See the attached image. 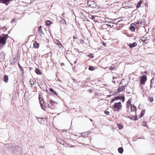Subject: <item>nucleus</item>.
Instances as JSON below:
<instances>
[{"instance_id":"f3484780","label":"nucleus","mask_w":155,"mask_h":155,"mask_svg":"<svg viewBox=\"0 0 155 155\" xmlns=\"http://www.w3.org/2000/svg\"><path fill=\"white\" fill-rule=\"evenodd\" d=\"M130 108L131 110L133 111H135L136 110V107L134 105L131 106Z\"/></svg>"},{"instance_id":"603ef678","label":"nucleus","mask_w":155,"mask_h":155,"mask_svg":"<svg viewBox=\"0 0 155 155\" xmlns=\"http://www.w3.org/2000/svg\"><path fill=\"white\" fill-rule=\"evenodd\" d=\"M116 100L115 99V98H113V99H112L111 101V102L112 103V102H113L114 101H115Z\"/></svg>"},{"instance_id":"72a5a7b5","label":"nucleus","mask_w":155,"mask_h":155,"mask_svg":"<svg viewBox=\"0 0 155 155\" xmlns=\"http://www.w3.org/2000/svg\"><path fill=\"white\" fill-rule=\"evenodd\" d=\"M89 18L92 20L94 19L95 18L94 16L91 15H89Z\"/></svg>"},{"instance_id":"c9c22d12","label":"nucleus","mask_w":155,"mask_h":155,"mask_svg":"<svg viewBox=\"0 0 155 155\" xmlns=\"http://www.w3.org/2000/svg\"><path fill=\"white\" fill-rule=\"evenodd\" d=\"M131 99H129L128 100V101H127V104H129V105H130V104H131Z\"/></svg>"},{"instance_id":"6e6d98bb","label":"nucleus","mask_w":155,"mask_h":155,"mask_svg":"<svg viewBox=\"0 0 155 155\" xmlns=\"http://www.w3.org/2000/svg\"><path fill=\"white\" fill-rule=\"evenodd\" d=\"M88 91H89L90 93H91L93 91L92 89H90L89 90H88Z\"/></svg>"},{"instance_id":"2f4dec72","label":"nucleus","mask_w":155,"mask_h":155,"mask_svg":"<svg viewBox=\"0 0 155 155\" xmlns=\"http://www.w3.org/2000/svg\"><path fill=\"white\" fill-rule=\"evenodd\" d=\"M153 80V79H152L150 81V87L151 88H152L153 87V83L152 81Z\"/></svg>"},{"instance_id":"c85d7f7f","label":"nucleus","mask_w":155,"mask_h":155,"mask_svg":"<svg viewBox=\"0 0 155 155\" xmlns=\"http://www.w3.org/2000/svg\"><path fill=\"white\" fill-rule=\"evenodd\" d=\"M137 116H132L131 117V119L133 120H138L137 118Z\"/></svg>"},{"instance_id":"a19ab883","label":"nucleus","mask_w":155,"mask_h":155,"mask_svg":"<svg viewBox=\"0 0 155 155\" xmlns=\"http://www.w3.org/2000/svg\"><path fill=\"white\" fill-rule=\"evenodd\" d=\"M56 140L58 142L60 143V142L62 140L60 139L59 138H57Z\"/></svg>"},{"instance_id":"ea45409f","label":"nucleus","mask_w":155,"mask_h":155,"mask_svg":"<svg viewBox=\"0 0 155 155\" xmlns=\"http://www.w3.org/2000/svg\"><path fill=\"white\" fill-rule=\"evenodd\" d=\"M143 125L144 126L147 127V122H146L143 121Z\"/></svg>"},{"instance_id":"20e7f679","label":"nucleus","mask_w":155,"mask_h":155,"mask_svg":"<svg viewBox=\"0 0 155 155\" xmlns=\"http://www.w3.org/2000/svg\"><path fill=\"white\" fill-rule=\"evenodd\" d=\"M147 80V77L145 75H143L142 76L140 77V83L141 84H145V81Z\"/></svg>"},{"instance_id":"c756f323","label":"nucleus","mask_w":155,"mask_h":155,"mask_svg":"<svg viewBox=\"0 0 155 155\" xmlns=\"http://www.w3.org/2000/svg\"><path fill=\"white\" fill-rule=\"evenodd\" d=\"M147 100L150 102H151L153 101V98L152 97H148Z\"/></svg>"},{"instance_id":"f257e3e1","label":"nucleus","mask_w":155,"mask_h":155,"mask_svg":"<svg viewBox=\"0 0 155 155\" xmlns=\"http://www.w3.org/2000/svg\"><path fill=\"white\" fill-rule=\"evenodd\" d=\"M8 37V34H4L0 36V45H2V47H3L6 43L7 39Z\"/></svg>"},{"instance_id":"680f3d73","label":"nucleus","mask_w":155,"mask_h":155,"mask_svg":"<svg viewBox=\"0 0 155 155\" xmlns=\"http://www.w3.org/2000/svg\"><path fill=\"white\" fill-rule=\"evenodd\" d=\"M89 132H88V131H87V132H86V133H85V134H87V135H88V134H89Z\"/></svg>"},{"instance_id":"39448f33","label":"nucleus","mask_w":155,"mask_h":155,"mask_svg":"<svg viewBox=\"0 0 155 155\" xmlns=\"http://www.w3.org/2000/svg\"><path fill=\"white\" fill-rule=\"evenodd\" d=\"M37 120L41 124H44L47 123V119L46 118H38Z\"/></svg>"},{"instance_id":"de8ad7c7","label":"nucleus","mask_w":155,"mask_h":155,"mask_svg":"<svg viewBox=\"0 0 155 155\" xmlns=\"http://www.w3.org/2000/svg\"><path fill=\"white\" fill-rule=\"evenodd\" d=\"M114 98L116 100H118V99H120V97H119V96H117V97H115Z\"/></svg>"},{"instance_id":"2eb2a0df","label":"nucleus","mask_w":155,"mask_h":155,"mask_svg":"<svg viewBox=\"0 0 155 155\" xmlns=\"http://www.w3.org/2000/svg\"><path fill=\"white\" fill-rule=\"evenodd\" d=\"M35 72L38 75H41V72L40 71L39 69L38 68H36L35 70Z\"/></svg>"},{"instance_id":"a211bd4d","label":"nucleus","mask_w":155,"mask_h":155,"mask_svg":"<svg viewBox=\"0 0 155 155\" xmlns=\"http://www.w3.org/2000/svg\"><path fill=\"white\" fill-rule=\"evenodd\" d=\"M0 3L5 4L6 5H8L7 0H0Z\"/></svg>"},{"instance_id":"1a4fd4ad","label":"nucleus","mask_w":155,"mask_h":155,"mask_svg":"<svg viewBox=\"0 0 155 155\" xmlns=\"http://www.w3.org/2000/svg\"><path fill=\"white\" fill-rule=\"evenodd\" d=\"M133 90L129 86L127 87L126 91V92L127 94H129L131 92H132V93L133 94Z\"/></svg>"},{"instance_id":"4d7b16f0","label":"nucleus","mask_w":155,"mask_h":155,"mask_svg":"<svg viewBox=\"0 0 155 155\" xmlns=\"http://www.w3.org/2000/svg\"><path fill=\"white\" fill-rule=\"evenodd\" d=\"M39 148H44V146H39Z\"/></svg>"},{"instance_id":"a878e982","label":"nucleus","mask_w":155,"mask_h":155,"mask_svg":"<svg viewBox=\"0 0 155 155\" xmlns=\"http://www.w3.org/2000/svg\"><path fill=\"white\" fill-rule=\"evenodd\" d=\"M29 83L31 84V87H32V85L34 84V81L32 79H30L29 81Z\"/></svg>"},{"instance_id":"dca6fc26","label":"nucleus","mask_w":155,"mask_h":155,"mask_svg":"<svg viewBox=\"0 0 155 155\" xmlns=\"http://www.w3.org/2000/svg\"><path fill=\"white\" fill-rule=\"evenodd\" d=\"M142 2V1L141 0H140L138 2L136 7L137 8H138L141 7V5Z\"/></svg>"},{"instance_id":"8fccbe9b","label":"nucleus","mask_w":155,"mask_h":155,"mask_svg":"<svg viewBox=\"0 0 155 155\" xmlns=\"http://www.w3.org/2000/svg\"><path fill=\"white\" fill-rule=\"evenodd\" d=\"M122 100L123 102H124L125 100V97L124 96L122 97Z\"/></svg>"},{"instance_id":"e433bc0d","label":"nucleus","mask_w":155,"mask_h":155,"mask_svg":"<svg viewBox=\"0 0 155 155\" xmlns=\"http://www.w3.org/2000/svg\"><path fill=\"white\" fill-rule=\"evenodd\" d=\"M57 41V43H56V44L58 45H60L62 47V45L61 43V42H60L59 41Z\"/></svg>"},{"instance_id":"58836bf2","label":"nucleus","mask_w":155,"mask_h":155,"mask_svg":"<svg viewBox=\"0 0 155 155\" xmlns=\"http://www.w3.org/2000/svg\"><path fill=\"white\" fill-rule=\"evenodd\" d=\"M59 143L60 144H61L63 145L64 146H65L64 144V143H65V142L64 141H63V140H61V141H60V142Z\"/></svg>"},{"instance_id":"37998d69","label":"nucleus","mask_w":155,"mask_h":155,"mask_svg":"<svg viewBox=\"0 0 155 155\" xmlns=\"http://www.w3.org/2000/svg\"><path fill=\"white\" fill-rule=\"evenodd\" d=\"M88 56L90 57L91 58H93L94 57L93 54H89Z\"/></svg>"},{"instance_id":"3c124183","label":"nucleus","mask_w":155,"mask_h":155,"mask_svg":"<svg viewBox=\"0 0 155 155\" xmlns=\"http://www.w3.org/2000/svg\"><path fill=\"white\" fill-rule=\"evenodd\" d=\"M122 100L123 102H124L125 100V97L124 96L122 97Z\"/></svg>"},{"instance_id":"13d9d810","label":"nucleus","mask_w":155,"mask_h":155,"mask_svg":"<svg viewBox=\"0 0 155 155\" xmlns=\"http://www.w3.org/2000/svg\"><path fill=\"white\" fill-rule=\"evenodd\" d=\"M77 36H76L74 35V36H73V38H74V39H77Z\"/></svg>"},{"instance_id":"6e6552de","label":"nucleus","mask_w":155,"mask_h":155,"mask_svg":"<svg viewBox=\"0 0 155 155\" xmlns=\"http://www.w3.org/2000/svg\"><path fill=\"white\" fill-rule=\"evenodd\" d=\"M2 48L3 47H0V59L3 58L5 56L3 51L1 50Z\"/></svg>"},{"instance_id":"338daca9","label":"nucleus","mask_w":155,"mask_h":155,"mask_svg":"<svg viewBox=\"0 0 155 155\" xmlns=\"http://www.w3.org/2000/svg\"><path fill=\"white\" fill-rule=\"evenodd\" d=\"M139 21H137V22H136V24H139Z\"/></svg>"},{"instance_id":"aec40b11","label":"nucleus","mask_w":155,"mask_h":155,"mask_svg":"<svg viewBox=\"0 0 155 155\" xmlns=\"http://www.w3.org/2000/svg\"><path fill=\"white\" fill-rule=\"evenodd\" d=\"M129 29L131 31H135V27L133 25H130L129 27Z\"/></svg>"},{"instance_id":"09e8293b","label":"nucleus","mask_w":155,"mask_h":155,"mask_svg":"<svg viewBox=\"0 0 155 155\" xmlns=\"http://www.w3.org/2000/svg\"><path fill=\"white\" fill-rule=\"evenodd\" d=\"M8 147H9V148H12V144H8Z\"/></svg>"},{"instance_id":"0eeeda50","label":"nucleus","mask_w":155,"mask_h":155,"mask_svg":"<svg viewBox=\"0 0 155 155\" xmlns=\"http://www.w3.org/2000/svg\"><path fill=\"white\" fill-rule=\"evenodd\" d=\"M41 28V26H40L39 27L38 31V32L40 36L41 37H42L44 36V34Z\"/></svg>"},{"instance_id":"cd10ccee","label":"nucleus","mask_w":155,"mask_h":155,"mask_svg":"<svg viewBox=\"0 0 155 155\" xmlns=\"http://www.w3.org/2000/svg\"><path fill=\"white\" fill-rule=\"evenodd\" d=\"M117 126L118 128L120 130H121L123 128V126L120 124H117Z\"/></svg>"},{"instance_id":"864d4df0","label":"nucleus","mask_w":155,"mask_h":155,"mask_svg":"<svg viewBox=\"0 0 155 155\" xmlns=\"http://www.w3.org/2000/svg\"><path fill=\"white\" fill-rule=\"evenodd\" d=\"M120 18H117V19H114V21H117V20H120Z\"/></svg>"},{"instance_id":"bf43d9fd","label":"nucleus","mask_w":155,"mask_h":155,"mask_svg":"<svg viewBox=\"0 0 155 155\" xmlns=\"http://www.w3.org/2000/svg\"><path fill=\"white\" fill-rule=\"evenodd\" d=\"M88 131L89 132V134L93 133V132L91 130H89Z\"/></svg>"},{"instance_id":"9b49d317","label":"nucleus","mask_w":155,"mask_h":155,"mask_svg":"<svg viewBox=\"0 0 155 155\" xmlns=\"http://www.w3.org/2000/svg\"><path fill=\"white\" fill-rule=\"evenodd\" d=\"M125 89V86H119L117 91V92H120L123 91Z\"/></svg>"},{"instance_id":"9d476101","label":"nucleus","mask_w":155,"mask_h":155,"mask_svg":"<svg viewBox=\"0 0 155 155\" xmlns=\"http://www.w3.org/2000/svg\"><path fill=\"white\" fill-rule=\"evenodd\" d=\"M87 5L89 7L93 8L94 6V3L93 1H89L87 2Z\"/></svg>"},{"instance_id":"5701e85b","label":"nucleus","mask_w":155,"mask_h":155,"mask_svg":"<svg viewBox=\"0 0 155 155\" xmlns=\"http://www.w3.org/2000/svg\"><path fill=\"white\" fill-rule=\"evenodd\" d=\"M118 150L119 152L120 153H122L124 150L123 148L121 147H119Z\"/></svg>"},{"instance_id":"4c0bfd02","label":"nucleus","mask_w":155,"mask_h":155,"mask_svg":"<svg viewBox=\"0 0 155 155\" xmlns=\"http://www.w3.org/2000/svg\"><path fill=\"white\" fill-rule=\"evenodd\" d=\"M59 143L60 144H61L63 145L64 146H65L64 144V143H65V142L64 141H63V140H61V141H60V142Z\"/></svg>"},{"instance_id":"b1692460","label":"nucleus","mask_w":155,"mask_h":155,"mask_svg":"<svg viewBox=\"0 0 155 155\" xmlns=\"http://www.w3.org/2000/svg\"><path fill=\"white\" fill-rule=\"evenodd\" d=\"M145 110H142L140 113V117H142L144 116L145 113Z\"/></svg>"},{"instance_id":"5fc2aeb1","label":"nucleus","mask_w":155,"mask_h":155,"mask_svg":"<svg viewBox=\"0 0 155 155\" xmlns=\"http://www.w3.org/2000/svg\"><path fill=\"white\" fill-rule=\"evenodd\" d=\"M130 106V105H129V104H126V107L128 108Z\"/></svg>"},{"instance_id":"69168bd1","label":"nucleus","mask_w":155,"mask_h":155,"mask_svg":"<svg viewBox=\"0 0 155 155\" xmlns=\"http://www.w3.org/2000/svg\"><path fill=\"white\" fill-rule=\"evenodd\" d=\"M120 20H117V21H116V22H119L120 21Z\"/></svg>"},{"instance_id":"7c9ffc66","label":"nucleus","mask_w":155,"mask_h":155,"mask_svg":"<svg viewBox=\"0 0 155 155\" xmlns=\"http://www.w3.org/2000/svg\"><path fill=\"white\" fill-rule=\"evenodd\" d=\"M88 69L90 71H93L94 70L95 68L92 66H90L89 67Z\"/></svg>"},{"instance_id":"e2e57ef3","label":"nucleus","mask_w":155,"mask_h":155,"mask_svg":"<svg viewBox=\"0 0 155 155\" xmlns=\"http://www.w3.org/2000/svg\"><path fill=\"white\" fill-rule=\"evenodd\" d=\"M61 66H62L63 65H64V63H62L61 64Z\"/></svg>"},{"instance_id":"4468645a","label":"nucleus","mask_w":155,"mask_h":155,"mask_svg":"<svg viewBox=\"0 0 155 155\" xmlns=\"http://www.w3.org/2000/svg\"><path fill=\"white\" fill-rule=\"evenodd\" d=\"M49 91L51 92L54 93L56 96H58V93L56 91H54L52 88H50L49 89Z\"/></svg>"},{"instance_id":"ddd939ff","label":"nucleus","mask_w":155,"mask_h":155,"mask_svg":"<svg viewBox=\"0 0 155 155\" xmlns=\"http://www.w3.org/2000/svg\"><path fill=\"white\" fill-rule=\"evenodd\" d=\"M137 45V43L135 42H134L132 43V44H129L128 46L130 48H132L133 47L136 46Z\"/></svg>"},{"instance_id":"412c9836","label":"nucleus","mask_w":155,"mask_h":155,"mask_svg":"<svg viewBox=\"0 0 155 155\" xmlns=\"http://www.w3.org/2000/svg\"><path fill=\"white\" fill-rule=\"evenodd\" d=\"M103 26L104 27H106V28H107V27H110L112 28L113 26V25H112V26H111L110 25L108 24H104L103 25Z\"/></svg>"},{"instance_id":"0e129e2a","label":"nucleus","mask_w":155,"mask_h":155,"mask_svg":"<svg viewBox=\"0 0 155 155\" xmlns=\"http://www.w3.org/2000/svg\"><path fill=\"white\" fill-rule=\"evenodd\" d=\"M122 81H120V83H119V85H121V84H122Z\"/></svg>"},{"instance_id":"393cba45","label":"nucleus","mask_w":155,"mask_h":155,"mask_svg":"<svg viewBox=\"0 0 155 155\" xmlns=\"http://www.w3.org/2000/svg\"><path fill=\"white\" fill-rule=\"evenodd\" d=\"M34 47L35 48H38L39 47L38 43L36 42L34 44Z\"/></svg>"},{"instance_id":"4be33fe9","label":"nucleus","mask_w":155,"mask_h":155,"mask_svg":"<svg viewBox=\"0 0 155 155\" xmlns=\"http://www.w3.org/2000/svg\"><path fill=\"white\" fill-rule=\"evenodd\" d=\"M60 22L61 24H66V22L65 19L63 18H61V19L60 21Z\"/></svg>"},{"instance_id":"7ed1b4c3","label":"nucleus","mask_w":155,"mask_h":155,"mask_svg":"<svg viewBox=\"0 0 155 155\" xmlns=\"http://www.w3.org/2000/svg\"><path fill=\"white\" fill-rule=\"evenodd\" d=\"M38 98L41 107L43 110H45L46 108V107L45 106L43 105V104L44 103V101H43V98H41L40 95L39 96Z\"/></svg>"},{"instance_id":"f704fd0d","label":"nucleus","mask_w":155,"mask_h":155,"mask_svg":"<svg viewBox=\"0 0 155 155\" xmlns=\"http://www.w3.org/2000/svg\"><path fill=\"white\" fill-rule=\"evenodd\" d=\"M145 22L144 21H143V20H141V21L140 22V24L142 25H144L145 24Z\"/></svg>"},{"instance_id":"473e14b6","label":"nucleus","mask_w":155,"mask_h":155,"mask_svg":"<svg viewBox=\"0 0 155 155\" xmlns=\"http://www.w3.org/2000/svg\"><path fill=\"white\" fill-rule=\"evenodd\" d=\"M18 66L21 71H24V69H23V67L21 66L20 65V64L19 63L18 64Z\"/></svg>"},{"instance_id":"423d86ee","label":"nucleus","mask_w":155,"mask_h":155,"mask_svg":"<svg viewBox=\"0 0 155 155\" xmlns=\"http://www.w3.org/2000/svg\"><path fill=\"white\" fill-rule=\"evenodd\" d=\"M141 40L143 42H144L145 44H147L149 42V40L148 39L147 37L145 35L143 36V37H141Z\"/></svg>"},{"instance_id":"a18cd8bd","label":"nucleus","mask_w":155,"mask_h":155,"mask_svg":"<svg viewBox=\"0 0 155 155\" xmlns=\"http://www.w3.org/2000/svg\"><path fill=\"white\" fill-rule=\"evenodd\" d=\"M82 136L83 137H87V136H86L85 135V133H82Z\"/></svg>"},{"instance_id":"6ab92c4d","label":"nucleus","mask_w":155,"mask_h":155,"mask_svg":"<svg viewBox=\"0 0 155 155\" xmlns=\"http://www.w3.org/2000/svg\"><path fill=\"white\" fill-rule=\"evenodd\" d=\"M50 102L51 104L53 106H54L55 105V104H57V103H56L55 102L51 99L50 100Z\"/></svg>"},{"instance_id":"f8f14e48","label":"nucleus","mask_w":155,"mask_h":155,"mask_svg":"<svg viewBox=\"0 0 155 155\" xmlns=\"http://www.w3.org/2000/svg\"><path fill=\"white\" fill-rule=\"evenodd\" d=\"M8 76L6 75H5L4 76L3 80V81L5 83H7L8 81Z\"/></svg>"},{"instance_id":"bb28decb","label":"nucleus","mask_w":155,"mask_h":155,"mask_svg":"<svg viewBox=\"0 0 155 155\" xmlns=\"http://www.w3.org/2000/svg\"><path fill=\"white\" fill-rule=\"evenodd\" d=\"M52 24V22L50 21H46V24L47 26L50 25Z\"/></svg>"},{"instance_id":"79ce46f5","label":"nucleus","mask_w":155,"mask_h":155,"mask_svg":"<svg viewBox=\"0 0 155 155\" xmlns=\"http://www.w3.org/2000/svg\"><path fill=\"white\" fill-rule=\"evenodd\" d=\"M104 113L107 115H108L109 114L110 112L108 111H104Z\"/></svg>"},{"instance_id":"774afa93","label":"nucleus","mask_w":155,"mask_h":155,"mask_svg":"<svg viewBox=\"0 0 155 155\" xmlns=\"http://www.w3.org/2000/svg\"><path fill=\"white\" fill-rule=\"evenodd\" d=\"M103 45H104L105 46H106V43H104L103 44Z\"/></svg>"},{"instance_id":"49530a36","label":"nucleus","mask_w":155,"mask_h":155,"mask_svg":"<svg viewBox=\"0 0 155 155\" xmlns=\"http://www.w3.org/2000/svg\"><path fill=\"white\" fill-rule=\"evenodd\" d=\"M114 68H115L114 67H110V69L111 70H113L114 69Z\"/></svg>"},{"instance_id":"052dcab7","label":"nucleus","mask_w":155,"mask_h":155,"mask_svg":"<svg viewBox=\"0 0 155 155\" xmlns=\"http://www.w3.org/2000/svg\"><path fill=\"white\" fill-rule=\"evenodd\" d=\"M112 81L114 84H115L116 83V81H115V80H114V79H113V80Z\"/></svg>"},{"instance_id":"c03bdc74","label":"nucleus","mask_w":155,"mask_h":155,"mask_svg":"<svg viewBox=\"0 0 155 155\" xmlns=\"http://www.w3.org/2000/svg\"><path fill=\"white\" fill-rule=\"evenodd\" d=\"M118 77V76L117 75H115L114 76H113V79H114L115 78H117Z\"/></svg>"},{"instance_id":"f03ea898","label":"nucleus","mask_w":155,"mask_h":155,"mask_svg":"<svg viewBox=\"0 0 155 155\" xmlns=\"http://www.w3.org/2000/svg\"><path fill=\"white\" fill-rule=\"evenodd\" d=\"M122 105L121 102H119L118 103H115L114 104L113 106V108L114 111H118V110L121 107Z\"/></svg>"}]
</instances>
